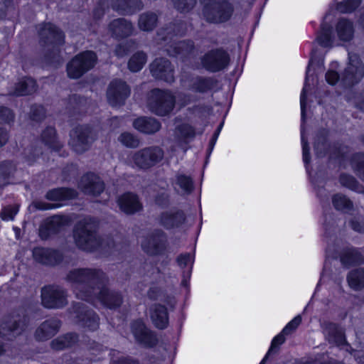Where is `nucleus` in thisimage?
Here are the masks:
<instances>
[{
    "label": "nucleus",
    "instance_id": "f257e3e1",
    "mask_svg": "<svg viewBox=\"0 0 364 364\" xmlns=\"http://www.w3.org/2000/svg\"><path fill=\"white\" fill-rule=\"evenodd\" d=\"M65 280L71 284L78 299L88 302L95 301L100 288L109 284V278L102 269L89 267L69 271Z\"/></svg>",
    "mask_w": 364,
    "mask_h": 364
},
{
    "label": "nucleus",
    "instance_id": "f03ea898",
    "mask_svg": "<svg viewBox=\"0 0 364 364\" xmlns=\"http://www.w3.org/2000/svg\"><path fill=\"white\" fill-rule=\"evenodd\" d=\"M99 221L90 216L79 220L75 225L73 236L75 245L80 250L93 252L97 250L109 252L115 248L112 238H102L98 232Z\"/></svg>",
    "mask_w": 364,
    "mask_h": 364
},
{
    "label": "nucleus",
    "instance_id": "7ed1b4c3",
    "mask_svg": "<svg viewBox=\"0 0 364 364\" xmlns=\"http://www.w3.org/2000/svg\"><path fill=\"white\" fill-rule=\"evenodd\" d=\"M176 104V97L169 90L154 88L149 94L147 107L157 116L165 117L170 114Z\"/></svg>",
    "mask_w": 364,
    "mask_h": 364
},
{
    "label": "nucleus",
    "instance_id": "20e7f679",
    "mask_svg": "<svg viewBox=\"0 0 364 364\" xmlns=\"http://www.w3.org/2000/svg\"><path fill=\"white\" fill-rule=\"evenodd\" d=\"M203 5V14L208 22L221 23L232 16L234 7L229 0H200Z\"/></svg>",
    "mask_w": 364,
    "mask_h": 364
},
{
    "label": "nucleus",
    "instance_id": "39448f33",
    "mask_svg": "<svg viewBox=\"0 0 364 364\" xmlns=\"http://www.w3.org/2000/svg\"><path fill=\"white\" fill-rule=\"evenodd\" d=\"M30 318L24 309L14 311L0 325V336L6 340H13L26 331Z\"/></svg>",
    "mask_w": 364,
    "mask_h": 364
},
{
    "label": "nucleus",
    "instance_id": "423d86ee",
    "mask_svg": "<svg viewBox=\"0 0 364 364\" xmlns=\"http://www.w3.org/2000/svg\"><path fill=\"white\" fill-rule=\"evenodd\" d=\"M97 57L95 52L86 50L75 55L67 65L68 75L77 79L92 69L96 65Z\"/></svg>",
    "mask_w": 364,
    "mask_h": 364
},
{
    "label": "nucleus",
    "instance_id": "0eeeda50",
    "mask_svg": "<svg viewBox=\"0 0 364 364\" xmlns=\"http://www.w3.org/2000/svg\"><path fill=\"white\" fill-rule=\"evenodd\" d=\"M164 157V151L159 146H151L135 151L132 161L139 169L147 170L161 162Z\"/></svg>",
    "mask_w": 364,
    "mask_h": 364
},
{
    "label": "nucleus",
    "instance_id": "6e6552de",
    "mask_svg": "<svg viewBox=\"0 0 364 364\" xmlns=\"http://www.w3.org/2000/svg\"><path fill=\"white\" fill-rule=\"evenodd\" d=\"M97 139V134L88 125H78L70 132V145L77 154H83L90 149Z\"/></svg>",
    "mask_w": 364,
    "mask_h": 364
},
{
    "label": "nucleus",
    "instance_id": "1a4fd4ad",
    "mask_svg": "<svg viewBox=\"0 0 364 364\" xmlns=\"http://www.w3.org/2000/svg\"><path fill=\"white\" fill-rule=\"evenodd\" d=\"M41 304L49 309H58L67 306L68 291L56 284L46 285L41 290Z\"/></svg>",
    "mask_w": 364,
    "mask_h": 364
},
{
    "label": "nucleus",
    "instance_id": "9d476101",
    "mask_svg": "<svg viewBox=\"0 0 364 364\" xmlns=\"http://www.w3.org/2000/svg\"><path fill=\"white\" fill-rule=\"evenodd\" d=\"M230 61L229 53L223 48L209 50L201 58L203 68L210 73H217L226 68Z\"/></svg>",
    "mask_w": 364,
    "mask_h": 364
},
{
    "label": "nucleus",
    "instance_id": "9b49d317",
    "mask_svg": "<svg viewBox=\"0 0 364 364\" xmlns=\"http://www.w3.org/2000/svg\"><path fill=\"white\" fill-rule=\"evenodd\" d=\"M349 63L341 75V81L346 87H352L364 76V65L355 53H348Z\"/></svg>",
    "mask_w": 364,
    "mask_h": 364
},
{
    "label": "nucleus",
    "instance_id": "f8f14e48",
    "mask_svg": "<svg viewBox=\"0 0 364 364\" xmlns=\"http://www.w3.org/2000/svg\"><path fill=\"white\" fill-rule=\"evenodd\" d=\"M72 313L75 314V321L84 328L94 331L99 328L100 318L91 309L82 302L74 303Z\"/></svg>",
    "mask_w": 364,
    "mask_h": 364
},
{
    "label": "nucleus",
    "instance_id": "ddd939ff",
    "mask_svg": "<svg viewBox=\"0 0 364 364\" xmlns=\"http://www.w3.org/2000/svg\"><path fill=\"white\" fill-rule=\"evenodd\" d=\"M129 94V87L124 81L119 79L112 80L107 90V98L112 106L124 105Z\"/></svg>",
    "mask_w": 364,
    "mask_h": 364
},
{
    "label": "nucleus",
    "instance_id": "4468645a",
    "mask_svg": "<svg viewBox=\"0 0 364 364\" xmlns=\"http://www.w3.org/2000/svg\"><path fill=\"white\" fill-rule=\"evenodd\" d=\"M150 71L152 76L168 83H172L175 80L174 70L171 63L166 58L155 59L150 64Z\"/></svg>",
    "mask_w": 364,
    "mask_h": 364
},
{
    "label": "nucleus",
    "instance_id": "2eb2a0df",
    "mask_svg": "<svg viewBox=\"0 0 364 364\" xmlns=\"http://www.w3.org/2000/svg\"><path fill=\"white\" fill-rule=\"evenodd\" d=\"M131 330L136 342L139 344L151 348L158 343L155 333L149 330L141 320H136L131 323Z\"/></svg>",
    "mask_w": 364,
    "mask_h": 364
},
{
    "label": "nucleus",
    "instance_id": "dca6fc26",
    "mask_svg": "<svg viewBox=\"0 0 364 364\" xmlns=\"http://www.w3.org/2000/svg\"><path fill=\"white\" fill-rule=\"evenodd\" d=\"M166 237L161 230H155L142 242L143 250L150 255L161 254L166 247Z\"/></svg>",
    "mask_w": 364,
    "mask_h": 364
},
{
    "label": "nucleus",
    "instance_id": "f3484780",
    "mask_svg": "<svg viewBox=\"0 0 364 364\" xmlns=\"http://www.w3.org/2000/svg\"><path fill=\"white\" fill-rule=\"evenodd\" d=\"M40 43L44 47L64 43V34L55 25L47 23L39 31Z\"/></svg>",
    "mask_w": 364,
    "mask_h": 364
},
{
    "label": "nucleus",
    "instance_id": "a211bd4d",
    "mask_svg": "<svg viewBox=\"0 0 364 364\" xmlns=\"http://www.w3.org/2000/svg\"><path fill=\"white\" fill-rule=\"evenodd\" d=\"M67 220L62 215H55L46 219L40 225L38 234L42 240H48L57 234L66 225Z\"/></svg>",
    "mask_w": 364,
    "mask_h": 364
},
{
    "label": "nucleus",
    "instance_id": "6ab92c4d",
    "mask_svg": "<svg viewBox=\"0 0 364 364\" xmlns=\"http://www.w3.org/2000/svg\"><path fill=\"white\" fill-rule=\"evenodd\" d=\"M79 187L87 195L99 196L105 189V183L100 178L92 173L82 176Z\"/></svg>",
    "mask_w": 364,
    "mask_h": 364
},
{
    "label": "nucleus",
    "instance_id": "aec40b11",
    "mask_svg": "<svg viewBox=\"0 0 364 364\" xmlns=\"http://www.w3.org/2000/svg\"><path fill=\"white\" fill-rule=\"evenodd\" d=\"M33 259L38 263L48 266H55L63 260V255L58 250L36 247L33 250Z\"/></svg>",
    "mask_w": 364,
    "mask_h": 364
},
{
    "label": "nucleus",
    "instance_id": "412c9836",
    "mask_svg": "<svg viewBox=\"0 0 364 364\" xmlns=\"http://www.w3.org/2000/svg\"><path fill=\"white\" fill-rule=\"evenodd\" d=\"M107 286L103 285L102 288H100V292L96 294V299L99 300L106 307L110 309H116L122 304L123 296L121 293L109 289Z\"/></svg>",
    "mask_w": 364,
    "mask_h": 364
},
{
    "label": "nucleus",
    "instance_id": "4be33fe9",
    "mask_svg": "<svg viewBox=\"0 0 364 364\" xmlns=\"http://www.w3.org/2000/svg\"><path fill=\"white\" fill-rule=\"evenodd\" d=\"M61 321L51 318L43 321L36 330L34 337L38 341H45L54 336L60 330Z\"/></svg>",
    "mask_w": 364,
    "mask_h": 364
},
{
    "label": "nucleus",
    "instance_id": "5701e85b",
    "mask_svg": "<svg viewBox=\"0 0 364 364\" xmlns=\"http://www.w3.org/2000/svg\"><path fill=\"white\" fill-rule=\"evenodd\" d=\"M186 221V215L182 210L163 212L159 216V223L166 229L177 228Z\"/></svg>",
    "mask_w": 364,
    "mask_h": 364
},
{
    "label": "nucleus",
    "instance_id": "b1692460",
    "mask_svg": "<svg viewBox=\"0 0 364 364\" xmlns=\"http://www.w3.org/2000/svg\"><path fill=\"white\" fill-rule=\"evenodd\" d=\"M323 331L326 338L330 343L337 346H347L343 330L333 323H325Z\"/></svg>",
    "mask_w": 364,
    "mask_h": 364
},
{
    "label": "nucleus",
    "instance_id": "393cba45",
    "mask_svg": "<svg viewBox=\"0 0 364 364\" xmlns=\"http://www.w3.org/2000/svg\"><path fill=\"white\" fill-rule=\"evenodd\" d=\"M134 127L141 133L153 134L161 127V122L151 117H141L133 122Z\"/></svg>",
    "mask_w": 364,
    "mask_h": 364
},
{
    "label": "nucleus",
    "instance_id": "a878e982",
    "mask_svg": "<svg viewBox=\"0 0 364 364\" xmlns=\"http://www.w3.org/2000/svg\"><path fill=\"white\" fill-rule=\"evenodd\" d=\"M118 205L122 211L127 214H134L141 209V204L136 195L126 193L119 197Z\"/></svg>",
    "mask_w": 364,
    "mask_h": 364
},
{
    "label": "nucleus",
    "instance_id": "bb28decb",
    "mask_svg": "<svg viewBox=\"0 0 364 364\" xmlns=\"http://www.w3.org/2000/svg\"><path fill=\"white\" fill-rule=\"evenodd\" d=\"M111 6L121 15H131L143 8L141 0H112Z\"/></svg>",
    "mask_w": 364,
    "mask_h": 364
},
{
    "label": "nucleus",
    "instance_id": "cd10ccee",
    "mask_svg": "<svg viewBox=\"0 0 364 364\" xmlns=\"http://www.w3.org/2000/svg\"><path fill=\"white\" fill-rule=\"evenodd\" d=\"M150 316L154 325L159 329H164L168 324V314L165 306L154 304L150 309Z\"/></svg>",
    "mask_w": 364,
    "mask_h": 364
},
{
    "label": "nucleus",
    "instance_id": "c85d7f7f",
    "mask_svg": "<svg viewBox=\"0 0 364 364\" xmlns=\"http://www.w3.org/2000/svg\"><path fill=\"white\" fill-rule=\"evenodd\" d=\"M109 30L114 37L122 38L128 37L132 33L133 26L128 20L119 18L110 22Z\"/></svg>",
    "mask_w": 364,
    "mask_h": 364
},
{
    "label": "nucleus",
    "instance_id": "c756f323",
    "mask_svg": "<svg viewBox=\"0 0 364 364\" xmlns=\"http://www.w3.org/2000/svg\"><path fill=\"white\" fill-rule=\"evenodd\" d=\"M184 33V23L182 22L171 23L166 27L159 29L156 35L158 43L171 40L173 36L182 35Z\"/></svg>",
    "mask_w": 364,
    "mask_h": 364
},
{
    "label": "nucleus",
    "instance_id": "7c9ffc66",
    "mask_svg": "<svg viewBox=\"0 0 364 364\" xmlns=\"http://www.w3.org/2000/svg\"><path fill=\"white\" fill-rule=\"evenodd\" d=\"M194 50V43L191 40L172 43L166 48L167 54L170 56H186L191 54Z\"/></svg>",
    "mask_w": 364,
    "mask_h": 364
},
{
    "label": "nucleus",
    "instance_id": "2f4dec72",
    "mask_svg": "<svg viewBox=\"0 0 364 364\" xmlns=\"http://www.w3.org/2000/svg\"><path fill=\"white\" fill-rule=\"evenodd\" d=\"M218 85V80L213 77L198 76L191 80L190 89L194 92L205 93Z\"/></svg>",
    "mask_w": 364,
    "mask_h": 364
},
{
    "label": "nucleus",
    "instance_id": "473e14b6",
    "mask_svg": "<svg viewBox=\"0 0 364 364\" xmlns=\"http://www.w3.org/2000/svg\"><path fill=\"white\" fill-rule=\"evenodd\" d=\"M36 90V81L31 77L21 79L14 85V90L9 95L14 96H24L31 95Z\"/></svg>",
    "mask_w": 364,
    "mask_h": 364
},
{
    "label": "nucleus",
    "instance_id": "72a5a7b5",
    "mask_svg": "<svg viewBox=\"0 0 364 364\" xmlns=\"http://www.w3.org/2000/svg\"><path fill=\"white\" fill-rule=\"evenodd\" d=\"M159 15L154 11H146L141 14L138 19V26L143 31H153L157 26Z\"/></svg>",
    "mask_w": 364,
    "mask_h": 364
},
{
    "label": "nucleus",
    "instance_id": "f704fd0d",
    "mask_svg": "<svg viewBox=\"0 0 364 364\" xmlns=\"http://www.w3.org/2000/svg\"><path fill=\"white\" fill-rule=\"evenodd\" d=\"M16 171V164L10 160L0 162V189L9 184V179Z\"/></svg>",
    "mask_w": 364,
    "mask_h": 364
},
{
    "label": "nucleus",
    "instance_id": "c9c22d12",
    "mask_svg": "<svg viewBox=\"0 0 364 364\" xmlns=\"http://www.w3.org/2000/svg\"><path fill=\"white\" fill-rule=\"evenodd\" d=\"M77 196L76 191L68 188H54L47 192L46 198L49 200H63L72 199Z\"/></svg>",
    "mask_w": 364,
    "mask_h": 364
},
{
    "label": "nucleus",
    "instance_id": "e433bc0d",
    "mask_svg": "<svg viewBox=\"0 0 364 364\" xmlns=\"http://www.w3.org/2000/svg\"><path fill=\"white\" fill-rule=\"evenodd\" d=\"M336 31L340 40L349 41L354 33L353 23L348 19L341 18L337 23Z\"/></svg>",
    "mask_w": 364,
    "mask_h": 364
},
{
    "label": "nucleus",
    "instance_id": "4c0bfd02",
    "mask_svg": "<svg viewBox=\"0 0 364 364\" xmlns=\"http://www.w3.org/2000/svg\"><path fill=\"white\" fill-rule=\"evenodd\" d=\"M341 262L346 267L360 264L364 262V257L356 249H348L343 252Z\"/></svg>",
    "mask_w": 364,
    "mask_h": 364
},
{
    "label": "nucleus",
    "instance_id": "58836bf2",
    "mask_svg": "<svg viewBox=\"0 0 364 364\" xmlns=\"http://www.w3.org/2000/svg\"><path fill=\"white\" fill-rule=\"evenodd\" d=\"M350 287L355 291L364 288V269L358 268L350 271L347 276Z\"/></svg>",
    "mask_w": 364,
    "mask_h": 364
},
{
    "label": "nucleus",
    "instance_id": "ea45409f",
    "mask_svg": "<svg viewBox=\"0 0 364 364\" xmlns=\"http://www.w3.org/2000/svg\"><path fill=\"white\" fill-rule=\"evenodd\" d=\"M60 46V45H53L50 47H46L47 48L44 55L45 61L55 68L61 65L63 63V59L60 55L59 48Z\"/></svg>",
    "mask_w": 364,
    "mask_h": 364
},
{
    "label": "nucleus",
    "instance_id": "a19ab883",
    "mask_svg": "<svg viewBox=\"0 0 364 364\" xmlns=\"http://www.w3.org/2000/svg\"><path fill=\"white\" fill-rule=\"evenodd\" d=\"M41 138L45 144L54 151H59L63 147L62 143L56 137L55 129L53 127H47L43 132Z\"/></svg>",
    "mask_w": 364,
    "mask_h": 364
},
{
    "label": "nucleus",
    "instance_id": "79ce46f5",
    "mask_svg": "<svg viewBox=\"0 0 364 364\" xmlns=\"http://www.w3.org/2000/svg\"><path fill=\"white\" fill-rule=\"evenodd\" d=\"M316 41L322 47H331L333 43L331 26L326 23H322L321 31L318 33Z\"/></svg>",
    "mask_w": 364,
    "mask_h": 364
},
{
    "label": "nucleus",
    "instance_id": "37998d69",
    "mask_svg": "<svg viewBox=\"0 0 364 364\" xmlns=\"http://www.w3.org/2000/svg\"><path fill=\"white\" fill-rule=\"evenodd\" d=\"M332 203L335 209L344 213L353 209V202L345 195L337 193L332 197Z\"/></svg>",
    "mask_w": 364,
    "mask_h": 364
},
{
    "label": "nucleus",
    "instance_id": "c03bdc74",
    "mask_svg": "<svg viewBox=\"0 0 364 364\" xmlns=\"http://www.w3.org/2000/svg\"><path fill=\"white\" fill-rule=\"evenodd\" d=\"M175 137L178 141L187 142L196 136L195 129L188 124H182L176 127Z\"/></svg>",
    "mask_w": 364,
    "mask_h": 364
},
{
    "label": "nucleus",
    "instance_id": "a18cd8bd",
    "mask_svg": "<svg viewBox=\"0 0 364 364\" xmlns=\"http://www.w3.org/2000/svg\"><path fill=\"white\" fill-rule=\"evenodd\" d=\"M146 62V55L144 52H137L132 56L128 63L129 69L132 72L140 70Z\"/></svg>",
    "mask_w": 364,
    "mask_h": 364
},
{
    "label": "nucleus",
    "instance_id": "49530a36",
    "mask_svg": "<svg viewBox=\"0 0 364 364\" xmlns=\"http://www.w3.org/2000/svg\"><path fill=\"white\" fill-rule=\"evenodd\" d=\"M86 104L87 100L85 97L73 95L69 97L68 109L74 113H80L84 111Z\"/></svg>",
    "mask_w": 364,
    "mask_h": 364
},
{
    "label": "nucleus",
    "instance_id": "de8ad7c7",
    "mask_svg": "<svg viewBox=\"0 0 364 364\" xmlns=\"http://www.w3.org/2000/svg\"><path fill=\"white\" fill-rule=\"evenodd\" d=\"M351 164L357 175L364 182V153L355 154L352 156Z\"/></svg>",
    "mask_w": 364,
    "mask_h": 364
},
{
    "label": "nucleus",
    "instance_id": "09e8293b",
    "mask_svg": "<svg viewBox=\"0 0 364 364\" xmlns=\"http://www.w3.org/2000/svg\"><path fill=\"white\" fill-rule=\"evenodd\" d=\"M176 183L186 193H191L193 190V179L185 174L178 173L176 176Z\"/></svg>",
    "mask_w": 364,
    "mask_h": 364
},
{
    "label": "nucleus",
    "instance_id": "8fccbe9b",
    "mask_svg": "<svg viewBox=\"0 0 364 364\" xmlns=\"http://www.w3.org/2000/svg\"><path fill=\"white\" fill-rule=\"evenodd\" d=\"M118 141L128 148H136L139 146V139L130 132H123L119 137Z\"/></svg>",
    "mask_w": 364,
    "mask_h": 364
},
{
    "label": "nucleus",
    "instance_id": "3c124183",
    "mask_svg": "<svg viewBox=\"0 0 364 364\" xmlns=\"http://www.w3.org/2000/svg\"><path fill=\"white\" fill-rule=\"evenodd\" d=\"M362 0H343L337 4L336 9L341 13H351L361 4Z\"/></svg>",
    "mask_w": 364,
    "mask_h": 364
},
{
    "label": "nucleus",
    "instance_id": "603ef678",
    "mask_svg": "<svg viewBox=\"0 0 364 364\" xmlns=\"http://www.w3.org/2000/svg\"><path fill=\"white\" fill-rule=\"evenodd\" d=\"M29 117L31 120L39 122L46 117V110L41 105H33L31 107Z\"/></svg>",
    "mask_w": 364,
    "mask_h": 364
},
{
    "label": "nucleus",
    "instance_id": "864d4df0",
    "mask_svg": "<svg viewBox=\"0 0 364 364\" xmlns=\"http://www.w3.org/2000/svg\"><path fill=\"white\" fill-rule=\"evenodd\" d=\"M18 211V205H9L4 207L0 212L3 220H12Z\"/></svg>",
    "mask_w": 364,
    "mask_h": 364
},
{
    "label": "nucleus",
    "instance_id": "5fc2aeb1",
    "mask_svg": "<svg viewBox=\"0 0 364 364\" xmlns=\"http://www.w3.org/2000/svg\"><path fill=\"white\" fill-rule=\"evenodd\" d=\"M175 8L181 12L191 11L196 5V0H171Z\"/></svg>",
    "mask_w": 364,
    "mask_h": 364
},
{
    "label": "nucleus",
    "instance_id": "6e6d98bb",
    "mask_svg": "<svg viewBox=\"0 0 364 364\" xmlns=\"http://www.w3.org/2000/svg\"><path fill=\"white\" fill-rule=\"evenodd\" d=\"M339 181L343 186L352 190H355L358 185V182L353 176L346 173L341 174Z\"/></svg>",
    "mask_w": 364,
    "mask_h": 364
},
{
    "label": "nucleus",
    "instance_id": "4d7b16f0",
    "mask_svg": "<svg viewBox=\"0 0 364 364\" xmlns=\"http://www.w3.org/2000/svg\"><path fill=\"white\" fill-rule=\"evenodd\" d=\"M309 74L307 73L306 77L305 85L301 92V100H300L301 119H302L303 122H304V120H305V115H306V92L310 89L309 85Z\"/></svg>",
    "mask_w": 364,
    "mask_h": 364
},
{
    "label": "nucleus",
    "instance_id": "13d9d810",
    "mask_svg": "<svg viewBox=\"0 0 364 364\" xmlns=\"http://www.w3.org/2000/svg\"><path fill=\"white\" fill-rule=\"evenodd\" d=\"M14 119V114L6 107L0 106V124L10 123Z\"/></svg>",
    "mask_w": 364,
    "mask_h": 364
},
{
    "label": "nucleus",
    "instance_id": "bf43d9fd",
    "mask_svg": "<svg viewBox=\"0 0 364 364\" xmlns=\"http://www.w3.org/2000/svg\"><path fill=\"white\" fill-rule=\"evenodd\" d=\"M301 322V317L300 316H296L282 330V333L288 336L291 334L299 326Z\"/></svg>",
    "mask_w": 364,
    "mask_h": 364
},
{
    "label": "nucleus",
    "instance_id": "052dcab7",
    "mask_svg": "<svg viewBox=\"0 0 364 364\" xmlns=\"http://www.w3.org/2000/svg\"><path fill=\"white\" fill-rule=\"evenodd\" d=\"M131 42H126L119 44L114 49V53L117 56L122 58L127 55L130 51Z\"/></svg>",
    "mask_w": 364,
    "mask_h": 364
},
{
    "label": "nucleus",
    "instance_id": "680f3d73",
    "mask_svg": "<svg viewBox=\"0 0 364 364\" xmlns=\"http://www.w3.org/2000/svg\"><path fill=\"white\" fill-rule=\"evenodd\" d=\"M51 348L56 350H61L69 348L63 336L53 340L50 343Z\"/></svg>",
    "mask_w": 364,
    "mask_h": 364
},
{
    "label": "nucleus",
    "instance_id": "e2e57ef3",
    "mask_svg": "<svg viewBox=\"0 0 364 364\" xmlns=\"http://www.w3.org/2000/svg\"><path fill=\"white\" fill-rule=\"evenodd\" d=\"M51 348L56 350H61L69 348L63 336L53 340L50 343Z\"/></svg>",
    "mask_w": 364,
    "mask_h": 364
},
{
    "label": "nucleus",
    "instance_id": "0e129e2a",
    "mask_svg": "<svg viewBox=\"0 0 364 364\" xmlns=\"http://www.w3.org/2000/svg\"><path fill=\"white\" fill-rule=\"evenodd\" d=\"M285 336V333H283L282 331L272 340L271 347L268 351V354H271L272 353H273L276 347L284 343Z\"/></svg>",
    "mask_w": 364,
    "mask_h": 364
},
{
    "label": "nucleus",
    "instance_id": "69168bd1",
    "mask_svg": "<svg viewBox=\"0 0 364 364\" xmlns=\"http://www.w3.org/2000/svg\"><path fill=\"white\" fill-rule=\"evenodd\" d=\"M341 76L336 71L329 70L326 74V80L330 85H334L339 80Z\"/></svg>",
    "mask_w": 364,
    "mask_h": 364
},
{
    "label": "nucleus",
    "instance_id": "338daca9",
    "mask_svg": "<svg viewBox=\"0 0 364 364\" xmlns=\"http://www.w3.org/2000/svg\"><path fill=\"white\" fill-rule=\"evenodd\" d=\"M63 336L69 348L77 343L79 340L78 335L75 333H68Z\"/></svg>",
    "mask_w": 364,
    "mask_h": 364
},
{
    "label": "nucleus",
    "instance_id": "774afa93",
    "mask_svg": "<svg viewBox=\"0 0 364 364\" xmlns=\"http://www.w3.org/2000/svg\"><path fill=\"white\" fill-rule=\"evenodd\" d=\"M350 227L357 232H364V222L360 221L358 218H353L350 221Z\"/></svg>",
    "mask_w": 364,
    "mask_h": 364
}]
</instances>
